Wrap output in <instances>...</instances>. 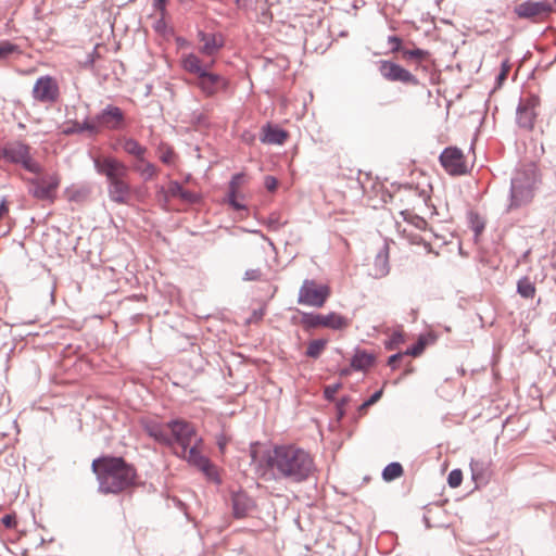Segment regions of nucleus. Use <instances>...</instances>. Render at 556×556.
Here are the masks:
<instances>
[{
	"mask_svg": "<svg viewBox=\"0 0 556 556\" xmlns=\"http://www.w3.org/2000/svg\"><path fill=\"white\" fill-rule=\"evenodd\" d=\"M266 465L276 479L292 483L304 482L316 471L313 456L295 445L275 446L267 454Z\"/></svg>",
	"mask_w": 556,
	"mask_h": 556,
	"instance_id": "nucleus-1",
	"label": "nucleus"
},
{
	"mask_svg": "<svg viewBox=\"0 0 556 556\" xmlns=\"http://www.w3.org/2000/svg\"><path fill=\"white\" fill-rule=\"evenodd\" d=\"M91 469L102 494H119L137 485V469L123 457L101 456L93 459Z\"/></svg>",
	"mask_w": 556,
	"mask_h": 556,
	"instance_id": "nucleus-2",
	"label": "nucleus"
},
{
	"mask_svg": "<svg viewBox=\"0 0 556 556\" xmlns=\"http://www.w3.org/2000/svg\"><path fill=\"white\" fill-rule=\"evenodd\" d=\"M93 163L97 173L106 177L110 200L116 204H129L131 187L127 181L128 167L113 156L97 157Z\"/></svg>",
	"mask_w": 556,
	"mask_h": 556,
	"instance_id": "nucleus-3",
	"label": "nucleus"
},
{
	"mask_svg": "<svg viewBox=\"0 0 556 556\" xmlns=\"http://www.w3.org/2000/svg\"><path fill=\"white\" fill-rule=\"evenodd\" d=\"M31 148L23 141H11L4 144V161L10 164L21 165L25 170L40 175L42 166L31 155Z\"/></svg>",
	"mask_w": 556,
	"mask_h": 556,
	"instance_id": "nucleus-4",
	"label": "nucleus"
},
{
	"mask_svg": "<svg viewBox=\"0 0 556 556\" xmlns=\"http://www.w3.org/2000/svg\"><path fill=\"white\" fill-rule=\"evenodd\" d=\"M330 294L331 290L328 285L305 279L299 290L298 303L319 308L325 305Z\"/></svg>",
	"mask_w": 556,
	"mask_h": 556,
	"instance_id": "nucleus-5",
	"label": "nucleus"
},
{
	"mask_svg": "<svg viewBox=\"0 0 556 556\" xmlns=\"http://www.w3.org/2000/svg\"><path fill=\"white\" fill-rule=\"evenodd\" d=\"M534 195V181L525 172H519L511 179L509 208H518L530 203Z\"/></svg>",
	"mask_w": 556,
	"mask_h": 556,
	"instance_id": "nucleus-6",
	"label": "nucleus"
},
{
	"mask_svg": "<svg viewBox=\"0 0 556 556\" xmlns=\"http://www.w3.org/2000/svg\"><path fill=\"white\" fill-rule=\"evenodd\" d=\"M166 426L170 430L169 435L174 440V445L177 444L179 447L178 452H182V454H186V450L194 442H202V439L197 434L194 425L187 420L173 419Z\"/></svg>",
	"mask_w": 556,
	"mask_h": 556,
	"instance_id": "nucleus-7",
	"label": "nucleus"
},
{
	"mask_svg": "<svg viewBox=\"0 0 556 556\" xmlns=\"http://www.w3.org/2000/svg\"><path fill=\"white\" fill-rule=\"evenodd\" d=\"M376 64L380 76L387 81L400 83L405 86L413 87L420 84L416 75L396 62L391 60H379Z\"/></svg>",
	"mask_w": 556,
	"mask_h": 556,
	"instance_id": "nucleus-8",
	"label": "nucleus"
},
{
	"mask_svg": "<svg viewBox=\"0 0 556 556\" xmlns=\"http://www.w3.org/2000/svg\"><path fill=\"white\" fill-rule=\"evenodd\" d=\"M376 64L380 76L387 81L400 83L405 86L413 87L420 84L416 75L396 62L391 60H379Z\"/></svg>",
	"mask_w": 556,
	"mask_h": 556,
	"instance_id": "nucleus-9",
	"label": "nucleus"
},
{
	"mask_svg": "<svg viewBox=\"0 0 556 556\" xmlns=\"http://www.w3.org/2000/svg\"><path fill=\"white\" fill-rule=\"evenodd\" d=\"M301 324L306 329H313L318 327H325L332 330H341L348 328L350 321L346 317L331 312L327 315L315 314V313H303Z\"/></svg>",
	"mask_w": 556,
	"mask_h": 556,
	"instance_id": "nucleus-10",
	"label": "nucleus"
},
{
	"mask_svg": "<svg viewBox=\"0 0 556 556\" xmlns=\"http://www.w3.org/2000/svg\"><path fill=\"white\" fill-rule=\"evenodd\" d=\"M29 194L37 200L53 202L56 197V190L61 178L58 174L47 175L40 178H29Z\"/></svg>",
	"mask_w": 556,
	"mask_h": 556,
	"instance_id": "nucleus-11",
	"label": "nucleus"
},
{
	"mask_svg": "<svg viewBox=\"0 0 556 556\" xmlns=\"http://www.w3.org/2000/svg\"><path fill=\"white\" fill-rule=\"evenodd\" d=\"M541 100L536 94H529L520 99L516 110V123L519 128L528 131L534 128Z\"/></svg>",
	"mask_w": 556,
	"mask_h": 556,
	"instance_id": "nucleus-12",
	"label": "nucleus"
},
{
	"mask_svg": "<svg viewBox=\"0 0 556 556\" xmlns=\"http://www.w3.org/2000/svg\"><path fill=\"white\" fill-rule=\"evenodd\" d=\"M97 135L102 130H121L126 126L125 114L121 108L113 104L106 105L93 118Z\"/></svg>",
	"mask_w": 556,
	"mask_h": 556,
	"instance_id": "nucleus-13",
	"label": "nucleus"
},
{
	"mask_svg": "<svg viewBox=\"0 0 556 556\" xmlns=\"http://www.w3.org/2000/svg\"><path fill=\"white\" fill-rule=\"evenodd\" d=\"M201 442H194L189 448L186 450V454L182 452H178L177 450L174 453L188 462L189 465L201 470L207 478L219 482L218 473L216 467L211 463V460L204 456L200 450L199 444Z\"/></svg>",
	"mask_w": 556,
	"mask_h": 556,
	"instance_id": "nucleus-14",
	"label": "nucleus"
},
{
	"mask_svg": "<svg viewBox=\"0 0 556 556\" xmlns=\"http://www.w3.org/2000/svg\"><path fill=\"white\" fill-rule=\"evenodd\" d=\"M553 12V7L548 1L528 0L514 8V13L519 18L539 22L546 18Z\"/></svg>",
	"mask_w": 556,
	"mask_h": 556,
	"instance_id": "nucleus-15",
	"label": "nucleus"
},
{
	"mask_svg": "<svg viewBox=\"0 0 556 556\" xmlns=\"http://www.w3.org/2000/svg\"><path fill=\"white\" fill-rule=\"evenodd\" d=\"M442 167L452 176H460L468 172L466 159L457 147H447L440 154Z\"/></svg>",
	"mask_w": 556,
	"mask_h": 556,
	"instance_id": "nucleus-16",
	"label": "nucleus"
},
{
	"mask_svg": "<svg viewBox=\"0 0 556 556\" xmlns=\"http://www.w3.org/2000/svg\"><path fill=\"white\" fill-rule=\"evenodd\" d=\"M33 98L41 103H55L60 98L55 78L49 75L39 77L33 87Z\"/></svg>",
	"mask_w": 556,
	"mask_h": 556,
	"instance_id": "nucleus-17",
	"label": "nucleus"
},
{
	"mask_svg": "<svg viewBox=\"0 0 556 556\" xmlns=\"http://www.w3.org/2000/svg\"><path fill=\"white\" fill-rule=\"evenodd\" d=\"M208 70L210 68L197 77L195 85L201 89L205 97H213L219 91H225L228 88L229 81L226 77L211 73Z\"/></svg>",
	"mask_w": 556,
	"mask_h": 556,
	"instance_id": "nucleus-18",
	"label": "nucleus"
},
{
	"mask_svg": "<svg viewBox=\"0 0 556 556\" xmlns=\"http://www.w3.org/2000/svg\"><path fill=\"white\" fill-rule=\"evenodd\" d=\"M231 505L232 514L238 519L245 518L255 508L254 501L243 491L232 493Z\"/></svg>",
	"mask_w": 556,
	"mask_h": 556,
	"instance_id": "nucleus-19",
	"label": "nucleus"
},
{
	"mask_svg": "<svg viewBox=\"0 0 556 556\" xmlns=\"http://www.w3.org/2000/svg\"><path fill=\"white\" fill-rule=\"evenodd\" d=\"M143 429L147 434L153 438L160 444L168 447H174V440L167 432V426L156 421H147L143 424Z\"/></svg>",
	"mask_w": 556,
	"mask_h": 556,
	"instance_id": "nucleus-20",
	"label": "nucleus"
},
{
	"mask_svg": "<svg viewBox=\"0 0 556 556\" xmlns=\"http://www.w3.org/2000/svg\"><path fill=\"white\" fill-rule=\"evenodd\" d=\"M198 38L200 42L203 43L200 48V52L205 55H214L224 46L223 38L215 34H207L200 30Z\"/></svg>",
	"mask_w": 556,
	"mask_h": 556,
	"instance_id": "nucleus-21",
	"label": "nucleus"
},
{
	"mask_svg": "<svg viewBox=\"0 0 556 556\" xmlns=\"http://www.w3.org/2000/svg\"><path fill=\"white\" fill-rule=\"evenodd\" d=\"M288 137L289 134L287 130L278 126L267 124L262 128L261 141L267 144H282Z\"/></svg>",
	"mask_w": 556,
	"mask_h": 556,
	"instance_id": "nucleus-22",
	"label": "nucleus"
},
{
	"mask_svg": "<svg viewBox=\"0 0 556 556\" xmlns=\"http://www.w3.org/2000/svg\"><path fill=\"white\" fill-rule=\"evenodd\" d=\"M181 65L186 72L198 77L201 73L210 68L213 65V62L203 64L198 55L189 53L182 58Z\"/></svg>",
	"mask_w": 556,
	"mask_h": 556,
	"instance_id": "nucleus-23",
	"label": "nucleus"
},
{
	"mask_svg": "<svg viewBox=\"0 0 556 556\" xmlns=\"http://www.w3.org/2000/svg\"><path fill=\"white\" fill-rule=\"evenodd\" d=\"M471 477L477 484H485L490 478L489 463L482 459H471Z\"/></svg>",
	"mask_w": 556,
	"mask_h": 556,
	"instance_id": "nucleus-24",
	"label": "nucleus"
},
{
	"mask_svg": "<svg viewBox=\"0 0 556 556\" xmlns=\"http://www.w3.org/2000/svg\"><path fill=\"white\" fill-rule=\"evenodd\" d=\"M375 275L377 277H384L390 271L389 265V244L384 243L380 251L377 253L374 262Z\"/></svg>",
	"mask_w": 556,
	"mask_h": 556,
	"instance_id": "nucleus-25",
	"label": "nucleus"
},
{
	"mask_svg": "<svg viewBox=\"0 0 556 556\" xmlns=\"http://www.w3.org/2000/svg\"><path fill=\"white\" fill-rule=\"evenodd\" d=\"M84 131H88L90 135H97V128L92 119L87 118L83 123L77 121L68 122L62 130V132L66 136L81 134Z\"/></svg>",
	"mask_w": 556,
	"mask_h": 556,
	"instance_id": "nucleus-26",
	"label": "nucleus"
},
{
	"mask_svg": "<svg viewBox=\"0 0 556 556\" xmlns=\"http://www.w3.org/2000/svg\"><path fill=\"white\" fill-rule=\"evenodd\" d=\"M430 56V52L424 49L415 48V49H406L401 53V58L405 62H412L419 66L424 61L428 60Z\"/></svg>",
	"mask_w": 556,
	"mask_h": 556,
	"instance_id": "nucleus-27",
	"label": "nucleus"
},
{
	"mask_svg": "<svg viewBox=\"0 0 556 556\" xmlns=\"http://www.w3.org/2000/svg\"><path fill=\"white\" fill-rule=\"evenodd\" d=\"M375 356L365 351H357L351 359V366L355 370H366L372 366Z\"/></svg>",
	"mask_w": 556,
	"mask_h": 556,
	"instance_id": "nucleus-28",
	"label": "nucleus"
},
{
	"mask_svg": "<svg viewBox=\"0 0 556 556\" xmlns=\"http://www.w3.org/2000/svg\"><path fill=\"white\" fill-rule=\"evenodd\" d=\"M123 149L126 153L135 156L138 162H144L147 148L141 146L136 139L128 138L123 143Z\"/></svg>",
	"mask_w": 556,
	"mask_h": 556,
	"instance_id": "nucleus-29",
	"label": "nucleus"
},
{
	"mask_svg": "<svg viewBox=\"0 0 556 556\" xmlns=\"http://www.w3.org/2000/svg\"><path fill=\"white\" fill-rule=\"evenodd\" d=\"M517 293L522 299H533L536 293V288L534 282L531 281V279L528 276H525L520 278L517 281Z\"/></svg>",
	"mask_w": 556,
	"mask_h": 556,
	"instance_id": "nucleus-30",
	"label": "nucleus"
},
{
	"mask_svg": "<svg viewBox=\"0 0 556 556\" xmlns=\"http://www.w3.org/2000/svg\"><path fill=\"white\" fill-rule=\"evenodd\" d=\"M468 223L470 229L475 233V240L478 239V237L483 232L485 227V220L482 216H480L479 213L470 211L468 213Z\"/></svg>",
	"mask_w": 556,
	"mask_h": 556,
	"instance_id": "nucleus-31",
	"label": "nucleus"
},
{
	"mask_svg": "<svg viewBox=\"0 0 556 556\" xmlns=\"http://www.w3.org/2000/svg\"><path fill=\"white\" fill-rule=\"evenodd\" d=\"M328 341L326 339L312 340L306 349L305 355L309 358L317 359L325 350Z\"/></svg>",
	"mask_w": 556,
	"mask_h": 556,
	"instance_id": "nucleus-32",
	"label": "nucleus"
},
{
	"mask_svg": "<svg viewBox=\"0 0 556 556\" xmlns=\"http://www.w3.org/2000/svg\"><path fill=\"white\" fill-rule=\"evenodd\" d=\"M404 473L403 467L400 463H390L382 471V478L384 481H393Z\"/></svg>",
	"mask_w": 556,
	"mask_h": 556,
	"instance_id": "nucleus-33",
	"label": "nucleus"
},
{
	"mask_svg": "<svg viewBox=\"0 0 556 556\" xmlns=\"http://www.w3.org/2000/svg\"><path fill=\"white\" fill-rule=\"evenodd\" d=\"M134 169L138 172L144 178V180H150L157 175L156 166L146 160L144 162H138Z\"/></svg>",
	"mask_w": 556,
	"mask_h": 556,
	"instance_id": "nucleus-34",
	"label": "nucleus"
},
{
	"mask_svg": "<svg viewBox=\"0 0 556 556\" xmlns=\"http://www.w3.org/2000/svg\"><path fill=\"white\" fill-rule=\"evenodd\" d=\"M13 54H22L20 46L9 40L0 41V60H7Z\"/></svg>",
	"mask_w": 556,
	"mask_h": 556,
	"instance_id": "nucleus-35",
	"label": "nucleus"
},
{
	"mask_svg": "<svg viewBox=\"0 0 556 556\" xmlns=\"http://www.w3.org/2000/svg\"><path fill=\"white\" fill-rule=\"evenodd\" d=\"M428 344V339L426 336H420L417 340V342L410 346L409 349H407L404 354L405 356H414V357H417L419 355H421L426 349Z\"/></svg>",
	"mask_w": 556,
	"mask_h": 556,
	"instance_id": "nucleus-36",
	"label": "nucleus"
},
{
	"mask_svg": "<svg viewBox=\"0 0 556 556\" xmlns=\"http://www.w3.org/2000/svg\"><path fill=\"white\" fill-rule=\"evenodd\" d=\"M182 189V186L178 181H170L166 189L165 203H168L169 198H179Z\"/></svg>",
	"mask_w": 556,
	"mask_h": 556,
	"instance_id": "nucleus-37",
	"label": "nucleus"
},
{
	"mask_svg": "<svg viewBox=\"0 0 556 556\" xmlns=\"http://www.w3.org/2000/svg\"><path fill=\"white\" fill-rule=\"evenodd\" d=\"M244 178L242 173L235 174L229 182L228 192H231V195L238 194L241 182Z\"/></svg>",
	"mask_w": 556,
	"mask_h": 556,
	"instance_id": "nucleus-38",
	"label": "nucleus"
},
{
	"mask_svg": "<svg viewBox=\"0 0 556 556\" xmlns=\"http://www.w3.org/2000/svg\"><path fill=\"white\" fill-rule=\"evenodd\" d=\"M463 472L460 469H453L447 477V483L451 488H457L462 484Z\"/></svg>",
	"mask_w": 556,
	"mask_h": 556,
	"instance_id": "nucleus-39",
	"label": "nucleus"
},
{
	"mask_svg": "<svg viewBox=\"0 0 556 556\" xmlns=\"http://www.w3.org/2000/svg\"><path fill=\"white\" fill-rule=\"evenodd\" d=\"M287 222H281L280 216L277 213H271L267 218V226L270 230L277 231L282 226L286 225Z\"/></svg>",
	"mask_w": 556,
	"mask_h": 556,
	"instance_id": "nucleus-40",
	"label": "nucleus"
},
{
	"mask_svg": "<svg viewBox=\"0 0 556 556\" xmlns=\"http://www.w3.org/2000/svg\"><path fill=\"white\" fill-rule=\"evenodd\" d=\"M179 199L185 203L194 204L200 201L201 197L195 192H192L187 189H182Z\"/></svg>",
	"mask_w": 556,
	"mask_h": 556,
	"instance_id": "nucleus-41",
	"label": "nucleus"
},
{
	"mask_svg": "<svg viewBox=\"0 0 556 556\" xmlns=\"http://www.w3.org/2000/svg\"><path fill=\"white\" fill-rule=\"evenodd\" d=\"M388 43L391 46V49L390 51L392 53H402V51L404 50L402 43H403V40L402 38L397 37V36H390L388 38Z\"/></svg>",
	"mask_w": 556,
	"mask_h": 556,
	"instance_id": "nucleus-42",
	"label": "nucleus"
},
{
	"mask_svg": "<svg viewBox=\"0 0 556 556\" xmlns=\"http://www.w3.org/2000/svg\"><path fill=\"white\" fill-rule=\"evenodd\" d=\"M405 190L408 191L409 198H417V200L419 202H422L425 204L427 203V200L429 199V194L425 190L418 192L417 188H412V187L405 188Z\"/></svg>",
	"mask_w": 556,
	"mask_h": 556,
	"instance_id": "nucleus-43",
	"label": "nucleus"
},
{
	"mask_svg": "<svg viewBox=\"0 0 556 556\" xmlns=\"http://www.w3.org/2000/svg\"><path fill=\"white\" fill-rule=\"evenodd\" d=\"M262 278V271L258 268L248 269L244 273L243 279L247 281H257Z\"/></svg>",
	"mask_w": 556,
	"mask_h": 556,
	"instance_id": "nucleus-44",
	"label": "nucleus"
},
{
	"mask_svg": "<svg viewBox=\"0 0 556 556\" xmlns=\"http://www.w3.org/2000/svg\"><path fill=\"white\" fill-rule=\"evenodd\" d=\"M350 403L349 396H343L338 403H337V416L338 419H341L345 414V406Z\"/></svg>",
	"mask_w": 556,
	"mask_h": 556,
	"instance_id": "nucleus-45",
	"label": "nucleus"
},
{
	"mask_svg": "<svg viewBox=\"0 0 556 556\" xmlns=\"http://www.w3.org/2000/svg\"><path fill=\"white\" fill-rule=\"evenodd\" d=\"M340 387L339 383L327 386L324 390L325 399L332 401Z\"/></svg>",
	"mask_w": 556,
	"mask_h": 556,
	"instance_id": "nucleus-46",
	"label": "nucleus"
},
{
	"mask_svg": "<svg viewBox=\"0 0 556 556\" xmlns=\"http://www.w3.org/2000/svg\"><path fill=\"white\" fill-rule=\"evenodd\" d=\"M403 341H404L403 336L401 333L395 332V333H393L391 340L386 343V349L393 350V349H395L396 345H399Z\"/></svg>",
	"mask_w": 556,
	"mask_h": 556,
	"instance_id": "nucleus-47",
	"label": "nucleus"
},
{
	"mask_svg": "<svg viewBox=\"0 0 556 556\" xmlns=\"http://www.w3.org/2000/svg\"><path fill=\"white\" fill-rule=\"evenodd\" d=\"M166 4H167V0H153V7L156 11L160 12V15L162 18H164L167 13Z\"/></svg>",
	"mask_w": 556,
	"mask_h": 556,
	"instance_id": "nucleus-48",
	"label": "nucleus"
},
{
	"mask_svg": "<svg viewBox=\"0 0 556 556\" xmlns=\"http://www.w3.org/2000/svg\"><path fill=\"white\" fill-rule=\"evenodd\" d=\"M404 356V352H399L389 357L388 365L392 368V370L397 368V362L401 361Z\"/></svg>",
	"mask_w": 556,
	"mask_h": 556,
	"instance_id": "nucleus-49",
	"label": "nucleus"
},
{
	"mask_svg": "<svg viewBox=\"0 0 556 556\" xmlns=\"http://www.w3.org/2000/svg\"><path fill=\"white\" fill-rule=\"evenodd\" d=\"M1 521L4 525V527L9 529L15 528L17 525L16 517L14 515H4Z\"/></svg>",
	"mask_w": 556,
	"mask_h": 556,
	"instance_id": "nucleus-50",
	"label": "nucleus"
},
{
	"mask_svg": "<svg viewBox=\"0 0 556 556\" xmlns=\"http://www.w3.org/2000/svg\"><path fill=\"white\" fill-rule=\"evenodd\" d=\"M174 157H175L174 151L172 149H167L165 152L162 153V155L160 156V160L164 164H172L174 161Z\"/></svg>",
	"mask_w": 556,
	"mask_h": 556,
	"instance_id": "nucleus-51",
	"label": "nucleus"
},
{
	"mask_svg": "<svg viewBox=\"0 0 556 556\" xmlns=\"http://www.w3.org/2000/svg\"><path fill=\"white\" fill-rule=\"evenodd\" d=\"M265 187L268 191H275L278 187V180L274 176H266Z\"/></svg>",
	"mask_w": 556,
	"mask_h": 556,
	"instance_id": "nucleus-52",
	"label": "nucleus"
},
{
	"mask_svg": "<svg viewBox=\"0 0 556 556\" xmlns=\"http://www.w3.org/2000/svg\"><path fill=\"white\" fill-rule=\"evenodd\" d=\"M228 202L235 210H243L245 206L237 201L238 194L231 195V192L227 193Z\"/></svg>",
	"mask_w": 556,
	"mask_h": 556,
	"instance_id": "nucleus-53",
	"label": "nucleus"
},
{
	"mask_svg": "<svg viewBox=\"0 0 556 556\" xmlns=\"http://www.w3.org/2000/svg\"><path fill=\"white\" fill-rule=\"evenodd\" d=\"M510 70V66L508 64V61H504L502 63V67H501V72L497 76V80L501 83L502 80H505L507 75H508V72Z\"/></svg>",
	"mask_w": 556,
	"mask_h": 556,
	"instance_id": "nucleus-54",
	"label": "nucleus"
},
{
	"mask_svg": "<svg viewBox=\"0 0 556 556\" xmlns=\"http://www.w3.org/2000/svg\"><path fill=\"white\" fill-rule=\"evenodd\" d=\"M382 393H383V390L380 389L378 391H376L374 394H371V396L366 400V405H374L376 402H378L380 400V397L382 396Z\"/></svg>",
	"mask_w": 556,
	"mask_h": 556,
	"instance_id": "nucleus-55",
	"label": "nucleus"
},
{
	"mask_svg": "<svg viewBox=\"0 0 556 556\" xmlns=\"http://www.w3.org/2000/svg\"><path fill=\"white\" fill-rule=\"evenodd\" d=\"M9 212L8 202L5 199H2L0 202V218Z\"/></svg>",
	"mask_w": 556,
	"mask_h": 556,
	"instance_id": "nucleus-56",
	"label": "nucleus"
},
{
	"mask_svg": "<svg viewBox=\"0 0 556 556\" xmlns=\"http://www.w3.org/2000/svg\"><path fill=\"white\" fill-rule=\"evenodd\" d=\"M166 189L161 186L159 189H157V192H156V195H157V199L159 201H163L165 203V194H166Z\"/></svg>",
	"mask_w": 556,
	"mask_h": 556,
	"instance_id": "nucleus-57",
	"label": "nucleus"
},
{
	"mask_svg": "<svg viewBox=\"0 0 556 556\" xmlns=\"http://www.w3.org/2000/svg\"><path fill=\"white\" fill-rule=\"evenodd\" d=\"M418 244H422L425 249H427L428 252H432L431 244L427 242L426 240L421 239L419 241H415Z\"/></svg>",
	"mask_w": 556,
	"mask_h": 556,
	"instance_id": "nucleus-58",
	"label": "nucleus"
},
{
	"mask_svg": "<svg viewBox=\"0 0 556 556\" xmlns=\"http://www.w3.org/2000/svg\"><path fill=\"white\" fill-rule=\"evenodd\" d=\"M226 443H227V442H226V439H225V438H222V439H219V440L217 441L218 447H219V450H220L222 452L224 451V448H225V446H226Z\"/></svg>",
	"mask_w": 556,
	"mask_h": 556,
	"instance_id": "nucleus-59",
	"label": "nucleus"
},
{
	"mask_svg": "<svg viewBox=\"0 0 556 556\" xmlns=\"http://www.w3.org/2000/svg\"><path fill=\"white\" fill-rule=\"evenodd\" d=\"M370 405H366V401L358 407L361 414L365 413Z\"/></svg>",
	"mask_w": 556,
	"mask_h": 556,
	"instance_id": "nucleus-60",
	"label": "nucleus"
},
{
	"mask_svg": "<svg viewBox=\"0 0 556 556\" xmlns=\"http://www.w3.org/2000/svg\"><path fill=\"white\" fill-rule=\"evenodd\" d=\"M414 371V368L410 366V363L408 364L407 368L404 371V376H407Z\"/></svg>",
	"mask_w": 556,
	"mask_h": 556,
	"instance_id": "nucleus-61",
	"label": "nucleus"
},
{
	"mask_svg": "<svg viewBox=\"0 0 556 556\" xmlns=\"http://www.w3.org/2000/svg\"><path fill=\"white\" fill-rule=\"evenodd\" d=\"M250 454H251L252 460L255 462L256 457H257V452L254 448H251Z\"/></svg>",
	"mask_w": 556,
	"mask_h": 556,
	"instance_id": "nucleus-62",
	"label": "nucleus"
},
{
	"mask_svg": "<svg viewBox=\"0 0 556 556\" xmlns=\"http://www.w3.org/2000/svg\"><path fill=\"white\" fill-rule=\"evenodd\" d=\"M97 49H98V46H96V47H94L93 52H92V54H91V55H92V59L90 60V61H91V63H93V62H94V56L99 58V54L97 53Z\"/></svg>",
	"mask_w": 556,
	"mask_h": 556,
	"instance_id": "nucleus-63",
	"label": "nucleus"
},
{
	"mask_svg": "<svg viewBox=\"0 0 556 556\" xmlns=\"http://www.w3.org/2000/svg\"><path fill=\"white\" fill-rule=\"evenodd\" d=\"M3 150H4V146H3V147H0V160H4V153H3Z\"/></svg>",
	"mask_w": 556,
	"mask_h": 556,
	"instance_id": "nucleus-64",
	"label": "nucleus"
}]
</instances>
